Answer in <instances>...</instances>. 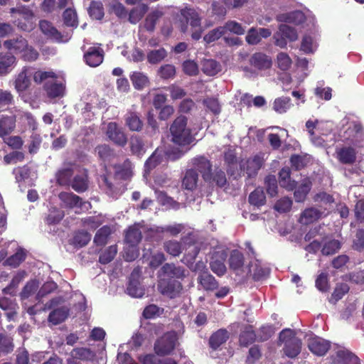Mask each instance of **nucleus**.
I'll return each instance as SVG.
<instances>
[{"instance_id": "1", "label": "nucleus", "mask_w": 364, "mask_h": 364, "mask_svg": "<svg viewBox=\"0 0 364 364\" xmlns=\"http://www.w3.org/2000/svg\"><path fill=\"white\" fill-rule=\"evenodd\" d=\"M53 74L41 70L36 71L31 66H24L15 75L13 85L21 97L24 102H26V92L30 88L32 84V77L37 83H41L47 77Z\"/></svg>"}, {"instance_id": "2", "label": "nucleus", "mask_w": 364, "mask_h": 364, "mask_svg": "<svg viewBox=\"0 0 364 364\" xmlns=\"http://www.w3.org/2000/svg\"><path fill=\"white\" fill-rule=\"evenodd\" d=\"M171 141L181 147H187L195 141L191 129L187 127V118L178 116L170 126Z\"/></svg>"}, {"instance_id": "3", "label": "nucleus", "mask_w": 364, "mask_h": 364, "mask_svg": "<svg viewBox=\"0 0 364 364\" xmlns=\"http://www.w3.org/2000/svg\"><path fill=\"white\" fill-rule=\"evenodd\" d=\"M279 341L284 343V353L289 358H294L301 352V341L296 337L294 332L289 328L279 333Z\"/></svg>"}, {"instance_id": "4", "label": "nucleus", "mask_w": 364, "mask_h": 364, "mask_svg": "<svg viewBox=\"0 0 364 364\" xmlns=\"http://www.w3.org/2000/svg\"><path fill=\"white\" fill-rule=\"evenodd\" d=\"M11 14H17L19 18L14 23L18 28L24 31H30L34 27L35 15L28 6L18 5L11 9Z\"/></svg>"}, {"instance_id": "5", "label": "nucleus", "mask_w": 364, "mask_h": 364, "mask_svg": "<svg viewBox=\"0 0 364 364\" xmlns=\"http://www.w3.org/2000/svg\"><path fill=\"white\" fill-rule=\"evenodd\" d=\"M181 14L191 27L192 38L196 41L199 40L203 31L201 27V11L193 8H186L181 10Z\"/></svg>"}, {"instance_id": "6", "label": "nucleus", "mask_w": 364, "mask_h": 364, "mask_svg": "<svg viewBox=\"0 0 364 364\" xmlns=\"http://www.w3.org/2000/svg\"><path fill=\"white\" fill-rule=\"evenodd\" d=\"M59 199L65 208L75 209L76 213L89 210L92 205L88 201H83L82 198L72 192H61L58 195Z\"/></svg>"}, {"instance_id": "7", "label": "nucleus", "mask_w": 364, "mask_h": 364, "mask_svg": "<svg viewBox=\"0 0 364 364\" xmlns=\"http://www.w3.org/2000/svg\"><path fill=\"white\" fill-rule=\"evenodd\" d=\"M344 141L358 147L364 146V132L360 122H350L343 134Z\"/></svg>"}, {"instance_id": "8", "label": "nucleus", "mask_w": 364, "mask_h": 364, "mask_svg": "<svg viewBox=\"0 0 364 364\" xmlns=\"http://www.w3.org/2000/svg\"><path fill=\"white\" fill-rule=\"evenodd\" d=\"M227 257V252L220 247L215 248L210 252V267L219 277L224 275L227 271L225 264Z\"/></svg>"}, {"instance_id": "9", "label": "nucleus", "mask_w": 364, "mask_h": 364, "mask_svg": "<svg viewBox=\"0 0 364 364\" xmlns=\"http://www.w3.org/2000/svg\"><path fill=\"white\" fill-rule=\"evenodd\" d=\"M177 341L175 332H168L159 338L154 344V350L157 355L169 354L175 348Z\"/></svg>"}, {"instance_id": "10", "label": "nucleus", "mask_w": 364, "mask_h": 364, "mask_svg": "<svg viewBox=\"0 0 364 364\" xmlns=\"http://www.w3.org/2000/svg\"><path fill=\"white\" fill-rule=\"evenodd\" d=\"M53 75L47 77L43 82H45L44 89L50 98L62 97L65 92V85L63 82L57 80V75L53 71H46Z\"/></svg>"}, {"instance_id": "11", "label": "nucleus", "mask_w": 364, "mask_h": 364, "mask_svg": "<svg viewBox=\"0 0 364 364\" xmlns=\"http://www.w3.org/2000/svg\"><path fill=\"white\" fill-rule=\"evenodd\" d=\"M264 161V154H257L240 164V169L245 172L249 178L257 176Z\"/></svg>"}, {"instance_id": "12", "label": "nucleus", "mask_w": 364, "mask_h": 364, "mask_svg": "<svg viewBox=\"0 0 364 364\" xmlns=\"http://www.w3.org/2000/svg\"><path fill=\"white\" fill-rule=\"evenodd\" d=\"M158 289L163 295L174 298L181 292L182 285L176 279L161 277L159 281Z\"/></svg>"}, {"instance_id": "13", "label": "nucleus", "mask_w": 364, "mask_h": 364, "mask_svg": "<svg viewBox=\"0 0 364 364\" xmlns=\"http://www.w3.org/2000/svg\"><path fill=\"white\" fill-rule=\"evenodd\" d=\"M39 27L42 33L49 39L58 42L65 43L70 38V35L67 33L63 36L59 32L50 22L46 20H41L39 22Z\"/></svg>"}, {"instance_id": "14", "label": "nucleus", "mask_w": 364, "mask_h": 364, "mask_svg": "<svg viewBox=\"0 0 364 364\" xmlns=\"http://www.w3.org/2000/svg\"><path fill=\"white\" fill-rule=\"evenodd\" d=\"M105 134L108 139L117 146L123 147L127 142L126 134L116 122L107 124Z\"/></svg>"}, {"instance_id": "15", "label": "nucleus", "mask_w": 364, "mask_h": 364, "mask_svg": "<svg viewBox=\"0 0 364 364\" xmlns=\"http://www.w3.org/2000/svg\"><path fill=\"white\" fill-rule=\"evenodd\" d=\"M245 273V277L250 276L255 280H262L269 275V269L260 260L255 259L250 262Z\"/></svg>"}, {"instance_id": "16", "label": "nucleus", "mask_w": 364, "mask_h": 364, "mask_svg": "<svg viewBox=\"0 0 364 364\" xmlns=\"http://www.w3.org/2000/svg\"><path fill=\"white\" fill-rule=\"evenodd\" d=\"M228 264L230 270L236 275L245 278L247 267L244 266V257L240 251L237 250L231 251L228 259Z\"/></svg>"}, {"instance_id": "17", "label": "nucleus", "mask_w": 364, "mask_h": 364, "mask_svg": "<svg viewBox=\"0 0 364 364\" xmlns=\"http://www.w3.org/2000/svg\"><path fill=\"white\" fill-rule=\"evenodd\" d=\"M193 169L199 171L205 181L211 179L212 164L210 161L203 156H196L191 160Z\"/></svg>"}, {"instance_id": "18", "label": "nucleus", "mask_w": 364, "mask_h": 364, "mask_svg": "<svg viewBox=\"0 0 364 364\" xmlns=\"http://www.w3.org/2000/svg\"><path fill=\"white\" fill-rule=\"evenodd\" d=\"M11 115L15 118V124L17 122L21 126L26 125L33 130H35L37 128L36 119L31 113L15 108L11 111Z\"/></svg>"}, {"instance_id": "19", "label": "nucleus", "mask_w": 364, "mask_h": 364, "mask_svg": "<svg viewBox=\"0 0 364 364\" xmlns=\"http://www.w3.org/2000/svg\"><path fill=\"white\" fill-rule=\"evenodd\" d=\"M139 271L134 269L127 287V294L132 297L141 298L144 294V289L139 283Z\"/></svg>"}, {"instance_id": "20", "label": "nucleus", "mask_w": 364, "mask_h": 364, "mask_svg": "<svg viewBox=\"0 0 364 364\" xmlns=\"http://www.w3.org/2000/svg\"><path fill=\"white\" fill-rule=\"evenodd\" d=\"M308 348L314 354L321 356L330 348V343L320 337L314 336L309 338Z\"/></svg>"}, {"instance_id": "21", "label": "nucleus", "mask_w": 364, "mask_h": 364, "mask_svg": "<svg viewBox=\"0 0 364 364\" xmlns=\"http://www.w3.org/2000/svg\"><path fill=\"white\" fill-rule=\"evenodd\" d=\"M104 58V51L100 47H90L84 54L85 63L90 67L100 65Z\"/></svg>"}, {"instance_id": "22", "label": "nucleus", "mask_w": 364, "mask_h": 364, "mask_svg": "<svg viewBox=\"0 0 364 364\" xmlns=\"http://www.w3.org/2000/svg\"><path fill=\"white\" fill-rule=\"evenodd\" d=\"M186 277L185 269L173 264L166 263L161 269L160 278L183 279Z\"/></svg>"}, {"instance_id": "23", "label": "nucleus", "mask_w": 364, "mask_h": 364, "mask_svg": "<svg viewBox=\"0 0 364 364\" xmlns=\"http://www.w3.org/2000/svg\"><path fill=\"white\" fill-rule=\"evenodd\" d=\"M333 361L338 364H360L359 358L353 353L346 348H339L335 355Z\"/></svg>"}, {"instance_id": "24", "label": "nucleus", "mask_w": 364, "mask_h": 364, "mask_svg": "<svg viewBox=\"0 0 364 364\" xmlns=\"http://www.w3.org/2000/svg\"><path fill=\"white\" fill-rule=\"evenodd\" d=\"M125 125L132 132H141L143 129L144 123L140 119L138 113L135 112H128L124 115Z\"/></svg>"}, {"instance_id": "25", "label": "nucleus", "mask_w": 364, "mask_h": 364, "mask_svg": "<svg viewBox=\"0 0 364 364\" xmlns=\"http://www.w3.org/2000/svg\"><path fill=\"white\" fill-rule=\"evenodd\" d=\"M336 157L343 164H352L355 161L356 152L352 147H342L337 149Z\"/></svg>"}, {"instance_id": "26", "label": "nucleus", "mask_w": 364, "mask_h": 364, "mask_svg": "<svg viewBox=\"0 0 364 364\" xmlns=\"http://www.w3.org/2000/svg\"><path fill=\"white\" fill-rule=\"evenodd\" d=\"M28 41L19 36L15 38L6 40L4 42V46L13 51L16 54H20L23 51V49L26 48Z\"/></svg>"}, {"instance_id": "27", "label": "nucleus", "mask_w": 364, "mask_h": 364, "mask_svg": "<svg viewBox=\"0 0 364 364\" xmlns=\"http://www.w3.org/2000/svg\"><path fill=\"white\" fill-rule=\"evenodd\" d=\"M16 128L15 118L12 115H2L0 118V137L4 138L12 133Z\"/></svg>"}, {"instance_id": "28", "label": "nucleus", "mask_w": 364, "mask_h": 364, "mask_svg": "<svg viewBox=\"0 0 364 364\" xmlns=\"http://www.w3.org/2000/svg\"><path fill=\"white\" fill-rule=\"evenodd\" d=\"M250 63L259 70H266L272 65L271 59L265 54L261 53H255L250 58Z\"/></svg>"}, {"instance_id": "29", "label": "nucleus", "mask_w": 364, "mask_h": 364, "mask_svg": "<svg viewBox=\"0 0 364 364\" xmlns=\"http://www.w3.org/2000/svg\"><path fill=\"white\" fill-rule=\"evenodd\" d=\"M168 53L163 47L150 50L146 53V59L149 63L156 65L161 63L167 57Z\"/></svg>"}, {"instance_id": "30", "label": "nucleus", "mask_w": 364, "mask_h": 364, "mask_svg": "<svg viewBox=\"0 0 364 364\" xmlns=\"http://www.w3.org/2000/svg\"><path fill=\"white\" fill-rule=\"evenodd\" d=\"M16 63V57L11 53H0V75L7 74L10 68Z\"/></svg>"}, {"instance_id": "31", "label": "nucleus", "mask_w": 364, "mask_h": 364, "mask_svg": "<svg viewBox=\"0 0 364 364\" xmlns=\"http://www.w3.org/2000/svg\"><path fill=\"white\" fill-rule=\"evenodd\" d=\"M322 213L315 208L306 209L299 218V223L303 225H309L318 220L321 216Z\"/></svg>"}, {"instance_id": "32", "label": "nucleus", "mask_w": 364, "mask_h": 364, "mask_svg": "<svg viewBox=\"0 0 364 364\" xmlns=\"http://www.w3.org/2000/svg\"><path fill=\"white\" fill-rule=\"evenodd\" d=\"M201 70L207 75L213 76L220 71L221 66L215 60L204 59L201 62Z\"/></svg>"}, {"instance_id": "33", "label": "nucleus", "mask_w": 364, "mask_h": 364, "mask_svg": "<svg viewBox=\"0 0 364 364\" xmlns=\"http://www.w3.org/2000/svg\"><path fill=\"white\" fill-rule=\"evenodd\" d=\"M130 80L134 88L139 90L144 89L149 84V77L141 72H133L130 75Z\"/></svg>"}, {"instance_id": "34", "label": "nucleus", "mask_w": 364, "mask_h": 364, "mask_svg": "<svg viewBox=\"0 0 364 364\" xmlns=\"http://www.w3.org/2000/svg\"><path fill=\"white\" fill-rule=\"evenodd\" d=\"M280 186L288 191H292L296 188V183L290 178V170L289 168H283L279 173Z\"/></svg>"}, {"instance_id": "35", "label": "nucleus", "mask_w": 364, "mask_h": 364, "mask_svg": "<svg viewBox=\"0 0 364 364\" xmlns=\"http://www.w3.org/2000/svg\"><path fill=\"white\" fill-rule=\"evenodd\" d=\"M141 240V232L136 225L130 227L125 235V241L132 247H136Z\"/></svg>"}, {"instance_id": "36", "label": "nucleus", "mask_w": 364, "mask_h": 364, "mask_svg": "<svg viewBox=\"0 0 364 364\" xmlns=\"http://www.w3.org/2000/svg\"><path fill=\"white\" fill-rule=\"evenodd\" d=\"M311 188V182L309 178H305L302 183L296 188L294 198L296 202H303Z\"/></svg>"}, {"instance_id": "37", "label": "nucleus", "mask_w": 364, "mask_h": 364, "mask_svg": "<svg viewBox=\"0 0 364 364\" xmlns=\"http://www.w3.org/2000/svg\"><path fill=\"white\" fill-rule=\"evenodd\" d=\"M228 338V332L225 329H220L210 336L209 343L213 350H216L220 345L224 343Z\"/></svg>"}, {"instance_id": "38", "label": "nucleus", "mask_w": 364, "mask_h": 364, "mask_svg": "<svg viewBox=\"0 0 364 364\" xmlns=\"http://www.w3.org/2000/svg\"><path fill=\"white\" fill-rule=\"evenodd\" d=\"M147 10L148 6L145 4L136 5L129 14V21L133 24L138 23L142 18Z\"/></svg>"}, {"instance_id": "39", "label": "nucleus", "mask_w": 364, "mask_h": 364, "mask_svg": "<svg viewBox=\"0 0 364 364\" xmlns=\"http://www.w3.org/2000/svg\"><path fill=\"white\" fill-rule=\"evenodd\" d=\"M69 309L63 306L51 311L48 316V321L54 325H57L65 320L68 317Z\"/></svg>"}, {"instance_id": "40", "label": "nucleus", "mask_w": 364, "mask_h": 364, "mask_svg": "<svg viewBox=\"0 0 364 364\" xmlns=\"http://www.w3.org/2000/svg\"><path fill=\"white\" fill-rule=\"evenodd\" d=\"M198 178V176L196 170L188 169L183 178L182 186L187 190H193L196 187Z\"/></svg>"}, {"instance_id": "41", "label": "nucleus", "mask_w": 364, "mask_h": 364, "mask_svg": "<svg viewBox=\"0 0 364 364\" xmlns=\"http://www.w3.org/2000/svg\"><path fill=\"white\" fill-rule=\"evenodd\" d=\"M26 274L25 271H18L13 277L10 284L3 289L5 294L14 295L18 284L23 280Z\"/></svg>"}, {"instance_id": "42", "label": "nucleus", "mask_w": 364, "mask_h": 364, "mask_svg": "<svg viewBox=\"0 0 364 364\" xmlns=\"http://www.w3.org/2000/svg\"><path fill=\"white\" fill-rule=\"evenodd\" d=\"M305 15L300 11H294L287 14L279 16L280 21H284L287 23L299 25L304 22Z\"/></svg>"}, {"instance_id": "43", "label": "nucleus", "mask_w": 364, "mask_h": 364, "mask_svg": "<svg viewBox=\"0 0 364 364\" xmlns=\"http://www.w3.org/2000/svg\"><path fill=\"white\" fill-rule=\"evenodd\" d=\"M129 146L132 154L140 157L145 152L144 143L141 138L137 135H133L129 139Z\"/></svg>"}, {"instance_id": "44", "label": "nucleus", "mask_w": 364, "mask_h": 364, "mask_svg": "<svg viewBox=\"0 0 364 364\" xmlns=\"http://www.w3.org/2000/svg\"><path fill=\"white\" fill-rule=\"evenodd\" d=\"M200 285L206 290L217 289L218 284L215 277L208 272H203L198 277Z\"/></svg>"}, {"instance_id": "45", "label": "nucleus", "mask_w": 364, "mask_h": 364, "mask_svg": "<svg viewBox=\"0 0 364 364\" xmlns=\"http://www.w3.org/2000/svg\"><path fill=\"white\" fill-rule=\"evenodd\" d=\"M132 163L129 159L124 161L122 165L115 166L116 176L122 179H128L132 175Z\"/></svg>"}, {"instance_id": "46", "label": "nucleus", "mask_w": 364, "mask_h": 364, "mask_svg": "<svg viewBox=\"0 0 364 364\" xmlns=\"http://www.w3.org/2000/svg\"><path fill=\"white\" fill-rule=\"evenodd\" d=\"M164 13L155 9L148 14L145 19L144 28L149 31H153L159 19L163 16Z\"/></svg>"}, {"instance_id": "47", "label": "nucleus", "mask_w": 364, "mask_h": 364, "mask_svg": "<svg viewBox=\"0 0 364 364\" xmlns=\"http://www.w3.org/2000/svg\"><path fill=\"white\" fill-rule=\"evenodd\" d=\"M321 252L323 255H330L338 251L341 247V242L335 239L328 240L325 238Z\"/></svg>"}, {"instance_id": "48", "label": "nucleus", "mask_w": 364, "mask_h": 364, "mask_svg": "<svg viewBox=\"0 0 364 364\" xmlns=\"http://www.w3.org/2000/svg\"><path fill=\"white\" fill-rule=\"evenodd\" d=\"M291 107V99L287 97L276 98L273 103L274 110L279 114L285 113Z\"/></svg>"}, {"instance_id": "49", "label": "nucleus", "mask_w": 364, "mask_h": 364, "mask_svg": "<svg viewBox=\"0 0 364 364\" xmlns=\"http://www.w3.org/2000/svg\"><path fill=\"white\" fill-rule=\"evenodd\" d=\"M112 232L111 228L108 225L102 227L96 232L94 237V242L97 245L102 246L107 242L108 237Z\"/></svg>"}, {"instance_id": "50", "label": "nucleus", "mask_w": 364, "mask_h": 364, "mask_svg": "<svg viewBox=\"0 0 364 364\" xmlns=\"http://www.w3.org/2000/svg\"><path fill=\"white\" fill-rule=\"evenodd\" d=\"M190 147H171L165 151L166 156L170 161H174L183 156L189 150Z\"/></svg>"}, {"instance_id": "51", "label": "nucleus", "mask_w": 364, "mask_h": 364, "mask_svg": "<svg viewBox=\"0 0 364 364\" xmlns=\"http://www.w3.org/2000/svg\"><path fill=\"white\" fill-rule=\"evenodd\" d=\"M71 186L78 193L85 191L88 187L87 175L85 173H82L75 176L71 183Z\"/></svg>"}, {"instance_id": "52", "label": "nucleus", "mask_w": 364, "mask_h": 364, "mask_svg": "<svg viewBox=\"0 0 364 364\" xmlns=\"http://www.w3.org/2000/svg\"><path fill=\"white\" fill-rule=\"evenodd\" d=\"M266 198L262 188H257L249 196L250 204L259 207L265 203Z\"/></svg>"}, {"instance_id": "53", "label": "nucleus", "mask_w": 364, "mask_h": 364, "mask_svg": "<svg viewBox=\"0 0 364 364\" xmlns=\"http://www.w3.org/2000/svg\"><path fill=\"white\" fill-rule=\"evenodd\" d=\"M88 13L91 18L100 20L104 16V8L100 1H92L88 9Z\"/></svg>"}, {"instance_id": "54", "label": "nucleus", "mask_w": 364, "mask_h": 364, "mask_svg": "<svg viewBox=\"0 0 364 364\" xmlns=\"http://www.w3.org/2000/svg\"><path fill=\"white\" fill-rule=\"evenodd\" d=\"M25 259L26 252L22 248H19L14 255L5 261L4 264L11 267H17Z\"/></svg>"}, {"instance_id": "55", "label": "nucleus", "mask_w": 364, "mask_h": 364, "mask_svg": "<svg viewBox=\"0 0 364 364\" xmlns=\"http://www.w3.org/2000/svg\"><path fill=\"white\" fill-rule=\"evenodd\" d=\"M117 252L116 245H111L102 252L99 257V262L101 264H106L113 260Z\"/></svg>"}, {"instance_id": "56", "label": "nucleus", "mask_w": 364, "mask_h": 364, "mask_svg": "<svg viewBox=\"0 0 364 364\" xmlns=\"http://www.w3.org/2000/svg\"><path fill=\"white\" fill-rule=\"evenodd\" d=\"M164 247L167 253L174 257L178 256L182 252L181 244L176 240H168L165 242Z\"/></svg>"}, {"instance_id": "57", "label": "nucleus", "mask_w": 364, "mask_h": 364, "mask_svg": "<svg viewBox=\"0 0 364 364\" xmlns=\"http://www.w3.org/2000/svg\"><path fill=\"white\" fill-rule=\"evenodd\" d=\"M73 173V171L70 167L60 170L56 174L58 183L60 186L69 185Z\"/></svg>"}, {"instance_id": "58", "label": "nucleus", "mask_w": 364, "mask_h": 364, "mask_svg": "<svg viewBox=\"0 0 364 364\" xmlns=\"http://www.w3.org/2000/svg\"><path fill=\"white\" fill-rule=\"evenodd\" d=\"M224 159L225 163L228 164V172L234 176L235 172L233 168L237 166V157L235 152L233 150L228 149L225 152Z\"/></svg>"}, {"instance_id": "59", "label": "nucleus", "mask_w": 364, "mask_h": 364, "mask_svg": "<svg viewBox=\"0 0 364 364\" xmlns=\"http://www.w3.org/2000/svg\"><path fill=\"white\" fill-rule=\"evenodd\" d=\"M39 57L38 50L32 46L27 43L26 48L21 53V58L24 61L33 62Z\"/></svg>"}, {"instance_id": "60", "label": "nucleus", "mask_w": 364, "mask_h": 364, "mask_svg": "<svg viewBox=\"0 0 364 364\" xmlns=\"http://www.w3.org/2000/svg\"><path fill=\"white\" fill-rule=\"evenodd\" d=\"M64 23L67 26L77 27V14L75 9L68 8L63 13V15Z\"/></svg>"}, {"instance_id": "61", "label": "nucleus", "mask_w": 364, "mask_h": 364, "mask_svg": "<svg viewBox=\"0 0 364 364\" xmlns=\"http://www.w3.org/2000/svg\"><path fill=\"white\" fill-rule=\"evenodd\" d=\"M225 34V28L223 26H219L205 34L203 37V41L206 43H211L218 40Z\"/></svg>"}, {"instance_id": "62", "label": "nucleus", "mask_w": 364, "mask_h": 364, "mask_svg": "<svg viewBox=\"0 0 364 364\" xmlns=\"http://www.w3.org/2000/svg\"><path fill=\"white\" fill-rule=\"evenodd\" d=\"M349 291V287L347 284L341 283L337 284L336 287L331 299L330 302L335 304L340 300L344 295Z\"/></svg>"}, {"instance_id": "63", "label": "nucleus", "mask_w": 364, "mask_h": 364, "mask_svg": "<svg viewBox=\"0 0 364 364\" xmlns=\"http://www.w3.org/2000/svg\"><path fill=\"white\" fill-rule=\"evenodd\" d=\"M91 240V235L85 231L75 233L73 237V245L77 247L85 246Z\"/></svg>"}, {"instance_id": "64", "label": "nucleus", "mask_w": 364, "mask_h": 364, "mask_svg": "<svg viewBox=\"0 0 364 364\" xmlns=\"http://www.w3.org/2000/svg\"><path fill=\"white\" fill-rule=\"evenodd\" d=\"M256 338L255 332L250 327L246 328L240 336V343L243 346H248L252 344Z\"/></svg>"}]
</instances>
